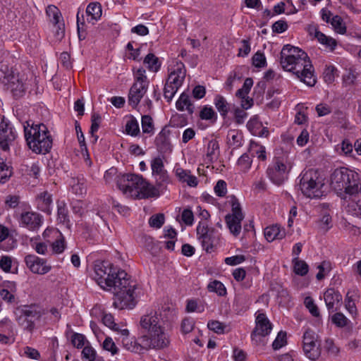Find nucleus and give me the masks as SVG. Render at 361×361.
<instances>
[{"mask_svg": "<svg viewBox=\"0 0 361 361\" xmlns=\"http://www.w3.org/2000/svg\"><path fill=\"white\" fill-rule=\"evenodd\" d=\"M219 156V145L216 140L209 141L206 149V159L209 163L217 161Z\"/></svg>", "mask_w": 361, "mask_h": 361, "instance_id": "nucleus-30", "label": "nucleus"}, {"mask_svg": "<svg viewBox=\"0 0 361 361\" xmlns=\"http://www.w3.org/2000/svg\"><path fill=\"white\" fill-rule=\"evenodd\" d=\"M101 121H102V118L99 114H97V113L92 114V117H91L92 125H91V128H90V133L93 137H94V142H97V140L98 139V137L97 135L94 136V133L96 132H97V130L99 128L100 123H101Z\"/></svg>", "mask_w": 361, "mask_h": 361, "instance_id": "nucleus-53", "label": "nucleus"}, {"mask_svg": "<svg viewBox=\"0 0 361 361\" xmlns=\"http://www.w3.org/2000/svg\"><path fill=\"white\" fill-rule=\"evenodd\" d=\"M147 87L140 86L139 84H133L128 94V104L133 108H135L141 99L147 92Z\"/></svg>", "mask_w": 361, "mask_h": 361, "instance_id": "nucleus-23", "label": "nucleus"}, {"mask_svg": "<svg viewBox=\"0 0 361 361\" xmlns=\"http://www.w3.org/2000/svg\"><path fill=\"white\" fill-rule=\"evenodd\" d=\"M299 188L301 192L310 199H319L325 195V180L315 169L304 170L300 174Z\"/></svg>", "mask_w": 361, "mask_h": 361, "instance_id": "nucleus-6", "label": "nucleus"}, {"mask_svg": "<svg viewBox=\"0 0 361 361\" xmlns=\"http://www.w3.org/2000/svg\"><path fill=\"white\" fill-rule=\"evenodd\" d=\"M207 327L209 330L218 334H224L226 329V325L217 320H211L207 324Z\"/></svg>", "mask_w": 361, "mask_h": 361, "instance_id": "nucleus-60", "label": "nucleus"}, {"mask_svg": "<svg viewBox=\"0 0 361 361\" xmlns=\"http://www.w3.org/2000/svg\"><path fill=\"white\" fill-rule=\"evenodd\" d=\"M25 138L29 148L37 154H46L52 147V138L47 127L43 123L35 124L26 121L23 126Z\"/></svg>", "mask_w": 361, "mask_h": 361, "instance_id": "nucleus-4", "label": "nucleus"}, {"mask_svg": "<svg viewBox=\"0 0 361 361\" xmlns=\"http://www.w3.org/2000/svg\"><path fill=\"white\" fill-rule=\"evenodd\" d=\"M66 247V242L64 238L60 234V238L55 240L51 244V250L54 254H61Z\"/></svg>", "mask_w": 361, "mask_h": 361, "instance_id": "nucleus-56", "label": "nucleus"}, {"mask_svg": "<svg viewBox=\"0 0 361 361\" xmlns=\"http://www.w3.org/2000/svg\"><path fill=\"white\" fill-rule=\"evenodd\" d=\"M207 289L209 292L216 293L219 296H224L227 293L224 285L217 280L211 281L207 286Z\"/></svg>", "mask_w": 361, "mask_h": 361, "instance_id": "nucleus-43", "label": "nucleus"}, {"mask_svg": "<svg viewBox=\"0 0 361 361\" xmlns=\"http://www.w3.org/2000/svg\"><path fill=\"white\" fill-rule=\"evenodd\" d=\"M227 137L228 144L234 148L238 147L241 145L242 137L238 132L235 130L230 131Z\"/></svg>", "mask_w": 361, "mask_h": 361, "instance_id": "nucleus-54", "label": "nucleus"}, {"mask_svg": "<svg viewBox=\"0 0 361 361\" xmlns=\"http://www.w3.org/2000/svg\"><path fill=\"white\" fill-rule=\"evenodd\" d=\"M324 299L329 312L337 310L342 302V295L334 288H329L325 291Z\"/></svg>", "mask_w": 361, "mask_h": 361, "instance_id": "nucleus-21", "label": "nucleus"}, {"mask_svg": "<svg viewBox=\"0 0 361 361\" xmlns=\"http://www.w3.org/2000/svg\"><path fill=\"white\" fill-rule=\"evenodd\" d=\"M125 130L128 135L133 137H136L140 134L139 123L135 117L130 116L127 121Z\"/></svg>", "mask_w": 361, "mask_h": 361, "instance_id": "nucleus-36", "label": "nucleus"}, {"mask_svg": "<svg viewBox=\"0 0 361 361\" xmlns=\"http://www.w3.org/2000/svg\"><path fill=\"white\" fill-rule=\"evenodd\" d=\"M245 218V215L236 216L233 215H226L225 221L228 228L229 229L231 234L234 236L240 235L242 229L241 223Z\"/></svg>", "mask_w": 361, "mask_h": 361, "instance_id": "nucleus-25", "label": "nucleus"}, {"mask_svg": "<svg viewBox=\"0 0 361 361\" xmlns=\"http://www.w3.org/2000/svg\"><path fill=\"white\" fill-rule=\"evenodd\" d=\"M318 336L312 330L307 329L302 336V348L305 355L311 360H317L320 355Z\"/></svg>", "mask_w": 361, "mask_h": 361, "instance_id": "nucleus-11", "label": "nucleus"}, {"mask_svg": "<svg viewBox=\"0 0 361 361\" xmlns=\"http://www.w3.org/2000/svg\"><path fill=\"white\" fill-rule=\"evenodd\" d=\"M214 193L219 197H224L227 193V184L224 180H219L214 188Z\"/></svg>", "mask_w": 361, "mask_h": 361, "instance_id": "nucleus-61", "label": "nucleus"}, {"mask_svg": "<svg viewBox=\"0 0 361 361\" xmlns=\"http://www.w3.org/2000/svg\"><path fill=\"white\" fill-rule=\"evenodd\" d=\"M16 132L11 122L0 115V149L4 152L9 150V146L15 140Z\"/></svg>", "mask_w": 361, "mask_h": 361, "instance_id": "nucleus-13", "label": "nucleus"}, {"mask_svg": "<svg viewBox=\"0 0 361 361\" xmlns=\"http://www.w3.org/2000/svg\"><path fill=\"white\" fill-rule=\"evenodd\" d=\"M214 104L221 116L225 118L230 110V105L226 99L223 96L218 94L214 98Z\"/></svg>", "mask_w": 361, "mask_h": 361, "instance_id": "nucleus-35", "label": "nucleus"}, {"mask_svg": "<svg viewBox=\"0 0 361 361\" xmlns=\"http://www.w3.org/2000/svg\"><path fill=\"white\" fill-rule=\"evenodd\" d=\"M281 65L289 72H293L300 81L310 87L317 82L314 68L306 52L290 44H286L281 51Z\"/></svg>", "mask_w": 361, "mask_h": 361, "instance_id": "nucleus-1", "label": "nucleus"}, {"mask_svg": "<svg viewBox=\"0 0 361 361\" xmlns=\"http://www.w3.org/2000/svg\"><path fill=\"white\" fill-rule=\"evenodd\" d=\"M285 236V229L278 224L267 226L264 229V237L269 242H272L275 240H281Z\"/></svg>", "mask_w": 361, "mask_h": 361, "instance_id": "nucleus-27", "label": "nucleus"}, {"mask_svg": "<svg viewBox=\"0 0 361 361\" xmlns=\"http://www.w3.org/2000/svg\"><path fill=\"white\" fill-rule=\"evenodd\" d=\"M47 14L50 18V20L53 24L56 25L59 23L61 13L55 6H49L47 8Z\"/></svg>", "mask_w": 361, "mask_h": 361, "instance_id": "nucleus-52", "label": "nucleus"}, {"mask_svg": "<svg viewBox=\"0 0 361 361\" xmlns=\"http://www.w3.org/2000/svg\"><path fill=\"white\" fill-rule=\"evenodd\" d=\"M337 72L334 66H327L324 71V80L327 83H331L334 81L335 75Z\"/></svg>", "mask_w": 361, "mask_h": 361, "instance_id": "nucleus-63", "label": "nucleus"}, {"mask_svg": "<svg viewBox=\"0 0 361 361\" xmlns=\"http://www.w3.org/2000/svg\"><path fill=\"white\" fill-rule=\"evenodd\" d=\"M20 227L29 231H37L43 223V217L39 213L35 212H24L20 214L19 221Z\"/></svg>", "mask_w": 361, "mask_h": 361, "instance_id": "nucleus-15", "label": "nucleus"}, {"mask_svg": "<svg viewBox=\"0 0 361 361\" xmlns=\"http://www.w3.org/2000/svg\"><path fill=\"white\" fill-rule=\"evenodd\" d=\"M141 126L142 133L150 135L154 133V126L152 118L149 115L142 116Z\"/></svg>", "mask_w": 361, "mask_h": 361, "instance_id": "nucleus-39", "label": "nucleus"}, {"mask_svg": "<svg viewBox=\"0 0 361 361\" xmlns=\"http://www.w3.org/2000/svg\"><path fill=\"white\" fill-rule=\"evenodd\" d=\"M164 215L163 214H157L152 215L149 219V224L154 228H160L164 224Z\"/></svg>", "mask_w": 361, "mask_h": 361, "instance_id": "nucleus-57", "label": "nucleus"}, {"mask_svg": "<svg viewBox=\"0 0 361 361\" xmlns=\"http://www.w3.org/2000/svg\"><path fill=\"white\" fill-rule=\"evenodd\" d=\"M30 245L39 255H44L48 252L47 245L44 242H37V239L32 238Z\"/></svg>", "mask_w": 361, "mask_h": 361, "instance_id": "nucleus-55", "label": "nucleus"}, {"mask_svg": "<svg viewBox=\"0 0 361 361\" xmlns=\"http://www.w3.org/2000/svg\"><path fill=\"white\" fill-rule=\"evenodd\" d=\"M5 287L0 290V296L4 300L11 302L14 299L12 292L16 290V284L13 282H8Z\"/></svg>", "mask_w": 361, "mask_h": 361, "instance_id": "nucleus-37", "label": "nucleus"}, {"mask_svg": "<svg viewBox=\"0 0 361 361\" xmlns=\"http://www.w3.org/2000/svg\"><path fill=\"white\" fill-rule=\"evenodd\" d=\"M293 264L294 271L296 274L300 276H305L307 274L309 267L305 261L300 260L298 257H295L293 259Z\"/></svg>", "mask_w": 361, "mask_h": 361, "instance_id": "nucleus-41", "label": "nucleus"}, {"mask_svg": "<svg viewBox=\"0 0 361 361\" xmlns=\"http://www.w3.org/2000/svg\"><path fill=\"white\" fill-rule=\"evenodd\" d=\"M27 267L34 274L44 275L48 273L51 267L47 264V261L35 255H28L25 257Z\"/></svg>", "mask_w": 361, "mask_h": 361, "instance_id": "nucleus-16", "label": "nucleus"}, {"mask_svg": "<svg viewBox=\"0 0 361 361\" xmlns=\"http://www.w3.org/2000/svg\"><path fill=\"white\" fill-rule=\"evenodd\" d=\"M287 343L286 332L281 331L272 343L274 350H279Z\"/></svg>", "mask_w": 361, "mask_h": 361, "instance_id": "nucleus-58", "label": "nucleus"}, {"mask_svg": "<svg viewBox=\"0 0 361 361\" xmlns=\"http://www.w3.org/2000/svg\"><path fill=\"white\" fill-rule=\"evenodd\" d=\"M228 198L229 199L228 202L231 207V212L230 214H228L227 215H244L241 204L238 199L233 195L228 196Z\"/></svg>", "mask_w": 361, "mask_h": 361, "instance_id": "nucleus-44", "label": "nucleus"}, {"mask_svg": "<svg viewBox=\"0 0 361 361\" xmlns=\"http://www.w3.org/2000/svg\"><path fill=\"white\" fill-rule=\"evenodd\" d=\"M71 343L74 347L77 348H82L86 345L89 344V341L86 337L79 333H73L71 336Z\"/></svg>", "mask_w": 361, "mask_h": 361, "instance_id": "nucleus-47", "label": "nucleus"}, {"mask_svg": "<svg viewBox=\"0 0 361 361\" xmlns=\"http://www.w3.org/2000/svg\"><path fill=\"white\" fill-rule=\"evenodd\" d=\"M36 205L39 210L51 214L52 205V195L48 191H44L39 193L35 199Z\"/></svg>", "mask_w": 361, "mask_h": 361, "instance_id": "nucleus-24", "label": "nucleus"}, {"mask_svg": "<svg viewBox=\"0 0 361 361\" xmlns=\"http://www.w3.org/2000/svg\"><path fill=\"white\" fill-rule=\"evenodd\" d=\"M143 63L147 69L153 73L158 72L161 65L159 59L152 53L148 54L145 57Z\"/></svg>", "mask_w": 361, "mask_h": 361, "instance_id": "nucleus-33", "label": "nucleus"}, {"mask_svg": "<svg viewBox=\"0 0 361 361\" xmlns=\"http://www.w3.org/2000/svg\"><path fill=\"white\" fill-rule=\"evenodd\" d=\"M186 69L185 65L181 61L176 62L173 69L170 72L166 82L169 85H173L175 87L179 88L185 78Z\"/></svg>", "mask_w": 361, "mask_h": 361, "instance_id": "nucleus-18", "label": "nucleus"}, {"mask_svg": "<svg viewBox=\"0 0 361 361\" xmlns=\"http://www.w3.org/2000/svg\"><path fill=\"white\" fill-rule=\"evenodd\" d=\"M176 108L179 111H188L190 114L194 112L195 107L191 103L189 95L185 93H182L176 102Z\"/></svg>", "mask_w": 361, "mask_h": 361, "instance_id": "nucleus-32", "label": "nucleus"}, {"mask_svg": "<svg viewBox=\"0 0 361 361\" xmlns=\"http://www.w3.org/2000/svg\"><path fill=\"white\" fill-rule=\"evenodd\" d=\"M11 167L0 160V183H4L11 176Z\"/></svg>", "mask_w": 361, "mask_h": 361, "instance_id": "nucleus-49", "label": "nucleus"}, {"mask_svg": "<svg viewBox=\"0 0 361 361\" xmlns=\"http://www.w3.org/2000/svg\"><path fill=\"white\" fill-rule=\"evenodd\" d=\"M94 272V280L104 290H111L115 287L126 283L127 273L109 262H96Z\"/></svg>", "mask_w": 361, "mask_h": 361, "instance_id": "nucleus-5", "label": "nucleus"}, {"mask_svg": "<svg viewBox=\"0 0 361 361\" xmlns=\"http://www.w3.org/2000/svg\"><path fill=\"white\" fill-rule=\"evenodd\" d=\"M44 314V309L39 305L32 304L24 306L22 309V315L19 317V322L23 319L25 324L22 323V325H24L26 330L32 331L35 329V321L39 319Z\"/></svg>", "mask_w": 361, "mask_h": 361, "instance_id": "nucleus-12", "label": "nucleus"}, {"mask_svg": "<svg viewBox=\"0 0 361 361\" xmlns=\"http://www.w3.org/2000/svg\"><path fill=\"white\" fill-rule=\"evenodd\" d=\"M250 302L247 295L238 294L235 296L233 306L238 311H245L249 308Z\"/></svg>", "mask_w": 361, "mask_h": 361, "instance_id": "nucleus-38", "label": "nucleus"}, {"mask_svg": "<svg viewBox=\"0 0 361 361\" xmlns=\"http://www.w3.org/2000/svg\"><path fill=\"white\" fill-rule=\"evenodd\" d=\"M197 233L200 235L203 249L207 252H211L213 250L214 245L213 231H209L207 226L199 224L197 227Z\"/></svg>", "mask_w": 361, "mask_h": 361, "instance_id": "nucleus-22", "label": "nucleus"}, {"mask_svg": "<svg viewBox=\"0 0 361 361\" xmlns=\"http://www.w3.org/2000/svg\"><path fill=\"white\" fill-rule=\"evenodd\" d=\"M250 151L252 156H257L262 161H264L267 159L265 147L262 145L251 142Z\"/></svg>", "mask_w": 361, "mask_h": 361, "instance_id": "nucleus-42", "label": "nucleus"}, {"mask_svg": "<svg viewBox=\"0 0 361 361\" xmlns=\"http://www.w3.org/2000/svg\"><path fill=\"white\" fill-rule=\"evenodd\" d=\"M253 85V80L250 78L245 80L243 87L239 89L235 94V96H247L248 95L251 87Z\"/></svg>", "mask_w": 361, "mask_h": 361, "instance_id": "nucleus-62", "label": "nucleus"}, {"mask_svg": "<svg viewBox=\"0 0 361 361\" xmlns=\"http://www.w3.org/2000/svg\"><path fill=\"white\" fill-rule=\"evenodd\" d=\"M102 9L99 3H90L86 8L87 20L94 24L102 16Z\"/></svg>", "mask_w": 361, "mask_h": 361, "instance_id": "nucleus-29", "label": "nucleus"}, {"mask_svg": "<svg viewBox=\"0 0 361 361\" xmlns=\"http://www.w3.org/2000/svg\"><path fill=\"white\" fill-rule=\"evenodd\" d=\"M331 24L334 30L339 34H344L346 32V27L342 18L338 15L332 17Z\"/></svg>", "mask_w": 361, "mask_h": 361, "instance_id": "nucleus-48", "label": "nucleus"}, {"mask_svg": "<svg viewBox=\"0 0 361 361\" xmlns=\"http://www.w3.org/2000/svg\"><path fill=\"white\" fill-rule=\"evenodd\" d=\"M319 228L323 231H327L332 227L331 216L328 213H324L317 222Z\"/></svg>", "mask_w": 361, "mask_h": 361, "instance_id": "nucleus-51", "label": "nucleus"}, {"mask_svg": "<svg viewBox=\"0 0 361 361\" xmlns=\"http://www.w3.org/2000/svg\"><path fill=\"white\" fill-rule=\"evenodd\" d=\"M330 185L341 197L355 195L361 191V183L357 173L345 167L336 169L331 174Z\"/></svg>", "mask_w": 361, "mask_h": 361, "instance_id": "nucleus-3", "label": "nucleus"}, {"mask_svg": "<svg viewBox=\"0 0 361 361\" xmlns=\"http://www.w3.org/2000/svg\"><path fill=\"white\" fill-rule=\"evenodd\" d=\"M151 169L152 175L155 178L158 185H161L169 182V176L164 168L162 158L157 157L152 159L151 161Z\"/></svg>", "mask_w": 361, "mask_h": 361, "instance_id": "nucleus-17", "label": "nucleus"}, {"mask_svg": "<svg viewBox=\"0 0 361 361\" xmlns=\"http://www.w3.org/2000/svg\"><path fill=\"white\" fill-rule=\"evenodd\" d=\"M0 80L8 85V88L13 92V96L20 97L25 92V86L18 75H15L6 65L0 66Z\"/></svg>", "mask_w": 361, "mask_h": 361, "instance_id": "nucleus-9", "label": "nucleus"}, {"mask_svg": "<svg viewBox=\"0 0 361 361\" xmlns=\"http://www.w3.org/2000/svg\"><path fill=\"white\" fill-rule=\"evenodd\" d=\"M96 357L95 350L89 344L83 347L82 350V359L87 361H94Z\"/></svg>", "mask_w": 361, "mask_h": 361, "instance_id": "nucleus-59", "label": "nucleus"}, {"mask_svg": "<svg viewBox=\"0 0 361 361\" xmlns=\"http://www.w3.org/2000/svg\"><path fill=\"white\" fill-rule=\"evenodd\" d=\"M117 186L123 195L135 199L159 195L158 190L154 185L147 182L142 176L134 173H124L118 176Z\"/></svg>", "mask_w": 361, "mask_h": 361, "instance_id": "nucleus-2", "label": "nucleus"}, {"mask_svg": "<svg viewBox=\"0 0 361 361\" xmlns=\"http://www.w3.org/2000/svg\"><path fill=\"white\" fill-rule=\"evenodd\" d=\"M135 290V285L132 284L126 277L125 285L121 284L111 290L114 293V306L121 310L133 309L136 305Z\"/></svg>", "mask_w": 361, "mask_h": 361, "instance_id": "nucleus-7", "label": "nucleus"}, {"mask_svg": "<svg viewBox=\"0 0 361 361\" xmlns=\"http://www.w3.org/2000/svg\"><path fill=\"white\" fill-rule=\"evenodd\" d=\"M103 348L105 350L111 352V355H114L118 353V348L115 343L110 337H106L103 342Z\"/></svg>", "mask_w": 361, "mask_h": 361, "instance_id": "nucleus-64", "label": "nucleus"}, {"mask_svg": "<svg viewBox=\"0 0 361 361\" xmlns=\"http://www.w3.org/2000/svg\"><path fill=\"white\" fill-rule=\"evenodd\" d=\"M314 37L319 43L324 45L326 48H329L331 51L334 50L337 46V42L335 39L325 35L319 30H315Z\"/></svg>", "mask_w": 361, "mask_h": 361, "instance_id": "nucleus-34", "label": "nucleus"}, {"mask_svg": "<svg viewBox=\"0 0 361 361\" xmlns=\"http://www.w3.org/2000/svg\"><path fill=\"white\" fill-rule=\"evenodd\" d=\"M174 171L176 176L180 182L183 183H185L190 187H196L197 185V178L196 176L191 174L190 170H186L181 167H176Z\"/></svg>", "mask_w": 361, "mask_h": 361, "instance_id": "nucleus-26", "label": "nucleus"}, {"mask_svg": "<svg viewBox=\"0 0 361 361\" xmlns=\"http://www.w3.org/2000/svg\"><path fill=\"white\" fill-rule=\"evenodd\" d=\"M58 219L61 223L68 224L69 222L68 219V212L66 207V204L64 202H58Z\"/></svg>", "mask_w": 361, "mask_h": 361, "instance_id": "nucleus-46", "label": "nucleus"}, {"mask_svg": "<svg viewBox=\"0 0 361 361\" xmlns=\"http://www.w3.org/2000/svg\"><path fill=\"white\" fill-rule=\"evenodd\" d=\"M170 134V130L165 126L161 129L155 138V145L158 150L162 153L171 152L172 151Z\"/></svg>", "mask_w": 361, "mask_h": 361, "instance_id": "nucleus-20", "label": "nucleus"}, {"mask_svg": "<svg viewBox=\"0 0 361 361\" xmlns=\"http://www.w3.org/2000/svg\"><path fill=\"white\" fill-rule=\"evenodd\" d=\"M145 350L150 349L162 350L170 344V338L165 327L147 332L139 338Z\"/></svg>", "mask_w": 361, "mask_h": 361, "instance_id": "nucleus-8", "label": "nucleus"}, {"mask_svg": "<svg viewBox=\"0 0 361 361\" xmlns=\"http://www.w3.org/2000/svg\"><path fill=\"white\" fill-rule=\"evenodd\" d=\"M290 168L291 166L288 164L286 160L276 158L273 165L268 167L267 173L269 179L274 184L279 185L287 179Z\"/></svg>", "mask_w": 361, "mask_h": 361, "instance_id": "nucleus-10", "label": "nucleus"}, {"mask_svg": "<svg viewBox=\"0 0 361 361\" xmlns=\"http://www.w3.org/2000/svg\"><path fill=\"white\" fill-rule=\"evenodd\" d=\"M252 160L248 154L244 153L238 159L237 165L239 169L243 172H247L251 167Z\"/></svg>", "mask_w": 361, "mask_h": 361, "instance_id": "nucleus-45", "label": "nucleus"}, {"mask_svg": "<svg viewBox=\"0 0 361 361\" xmlns=\"http://www.w3.org/2000/svg\"><path fill=\"white\" fill-rule=\"evenodd\" d=\"M140 326L147 332L165 327L161 314L157 311L151 310L143 315L140 319Z\"/></svg>", "mask_w": 361, "mask_h": 361, "instance_id": "nucleus-14", "label": "nucleus"}, {"mask_svg": "<svg viewBox=\"0 0 361 361\" xmlns=\"http://www.w3.org/2000/svg\"><path fill=\"white\" fill-rule=\"evenodd\" d=\"M331 322L339 328H345L348 331H351L353 324L347 317L341 312H336L331 317Z\"/></svg>", "mask_w": 361, "mask_h": 361, "instance_id": "nucleus-31", "label": "nucleus"}, {"mask_svg": "<svg viewBox=\"0 0 361 361\" xmlns=\"http://www.w3.org/2000/svg\"><path fill=\"white\" fill-rule=\"evenodd\" d=\"M146 71L143 68H139L134 71L135 82L133 84H139L140 86L148 88L149 80L145 74Z\"/></svg>", "mask_w": 361, "mask_h": 361, "instance_id": "nucleus-40", "label": "nucleus"}, {"mask_svg": "<svg viewBox=\"0 0 361 361\" xmlns=\"http://www.w3.org/2000/svg\"><path fill=\"white\" fill-rule=\"evenodd\" d=\"M121 342L123 348L132 353H142L145 350L142 343L140 340L137 341L135 338L123 337Z\"/></svg>", "mask_w": 361, "mask_h": 361, "instance_id": "nucleus-28", "label": "nucleus"}, {"mask_svg": "<svg viewBox=\"0 0 361 361\" xmlns=\"http://www.w3.org/2000/svg\"><path fill=\"white\" fill-rule=\"evenodd\" d=\"M261 125L262 123L259 120L258 116H254L247 122V128L252 135L256 136L257 134H259V131L258 130L260 128Z\"/></svg>", "mask_w": 361, "mask_h": 361, "instance_id": "nucleus-50", "label": "nucleus"}, {"mask_svg": "<svg viewBox=\"0 0 361 361\" xmlns=\"http://www.w3.org/2000/svg\"><path fill=\"white\" fill-rule=\"evenodd\" d=\"M255 328L252 333V339H255L257 336H267L272 329L271 324L263 313L257 314L255 320Z\"/></svg>", "mask_w": 361, "mask_h": 361, "instance_id": "nucleus-19", "label": "nucleus"}]
</instances>
